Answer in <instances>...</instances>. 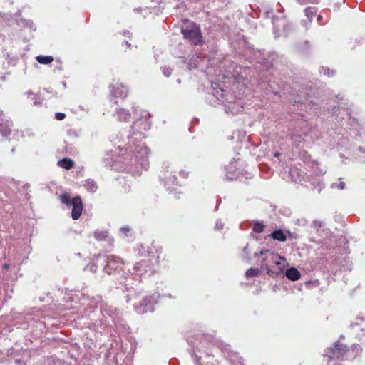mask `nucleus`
Wrapping results in <instances>:
<instances>
[{"instance_id": "41", "label": "nucleus", "mask_w": 365, "mask_h": 365, "mask_svg": "<svg viewBox=\"0 0 365 365\" xmlns=\"http://www.w3.org/2000/svg\"><path fill=\"white\" fill-rule=\"evenodd\" d=\"M319 72L320 73H323L324 75L327 76L329 77L333 76L336 73L334 70H331L329 68L325 67H321L319 68Z\"/></svg>"}, {"instance_id": "31", "label": "nucleus", "mask_w": 365, "mask_h": 365, "mask_svg": "<svg viewBox=\"0 0 365 365\" xmlns=\"http://www.w3.org/2000/svg\"><path fill=\"white\" fill-rule=\"evenodd\" d=\"M317 9L313 6H308L304 9L305 16L309 19V23L312 22L314 16L316 15Z\"/></svg>"}, {"instance_id": "54", "label": "nucleus", "mask_w": 365, "mask_h": 365, "mask_svg": "<svg viewBox=\"0 0 365 365\" xmlns=\"http://www.w3.org/2000/svg\"><path fill=\"white\" fill-rule=\"evenodd\" d=\"M297 1L300 4H305L309 3L308 0H297Z\"/></svg>"}, {"instance_id": "12", "label": "nucleus", "mask_w": 365, "mask_h": 365, "mask_svg": "<svg viewBox=\"0 0 365 365\" xmlns=\"http://www.w3.org/2000/svg\"><path fill=\"white\" fill-rule=\"evenodd\" d=\"M253 61L264 66L266 68H269L273 66V63L277 55L274 51L265 53L264 50H252Z\"/></svg>"}, {"instance_id": "48", "label": "nucleus", "mask_w": 365, "mask_h": 365, "mask_svg": "<svg viewBox=\"0 0 365 365\" xmlns=\"http://www.w3.org/2000/svg\"><path fill=\"white\" fill-rule=\"evenodd\" d=\"M321 225H322V222L318 221V220H314L312 222V227H313L314 229H318L319 227H321Z\"/></svg>"}, {"instance_id": "3", "label": "nucleus", "mask_w": 365, "mask_h": 365, "mask_svg": "<svg viewBox=\"0 0 365 365\" xmlns=\"http://www.w3.org/2000/svg\"><path fill=\"white\" fill-rule=\"evenodd\" d=\"M289 135L293 143L297 147L304 145L307 140H313L316 135V128L311 126L303 115L294 120L289 126Z\"/></svg>"}, {"instance_id": "34", "label": "nucleus", "mask_w": 365, "mask_h": 365, "mask_svg": "<svg viewBox=\"0 0 365 365\" xmlns=\"http://www.w3.org/2000/svg\"><path fill=\"white\" fill-rule=\"evenodd\" d=\"M297 48L299 51L307 54L310 51L311 49L310 42L309 41H304L302 43L298 44Z\"/></svg>"}, {"instance_id": "47", "label": "nucleus", "mask_w": 365, "mask_h": 365, "mask_svg": "<svg viewBox=\"0 0 365 365\" xmlns=\"http://www.w3.org/2000/svg\"><path fill=\"white\" fill-rule=\"evenodd\" d=\"M66 118V114L61 112H57L55 113V118L58 120H63Z\"/></svg>"}, {"instance_id": "33", "label": "nucleus", "mask_w": 365, "mask_h": 365, "mask_svg": "<svg viewBox=\"0 0 365 365\" xmlns=\"http://www.w3.org/2000/svg\"><path fill=\"white\" fill-rule=\"evenodd\" d=\"M36 61L43 65H47L53 61V57L52 56H43L39 55L36 58Z\"/></svg>"}, {"instance_id": "37", "label": "nucleus", "mask_w": 365, "mask_h": 365, "mask_svg": "<svg viewBox=\"0 0 365 365\" xmlns=\"http://www.w3.org/2000/svg\"><path fill=\"white\" fill-rule=\"evenodd\" d=\"M60 200L63 204H65L67 206H71V202H73V198H71L70 195L66 192H64L60 195Z\"/></svg>"}, {"instance_id": "6", "label": "nucleus", "mask_w": 365, "mask_h": 365, "mask_svg": "<svg viewBox=\"0 0 365 365\" xmlns=\"http://www.w3.org/2000/svg\"><path fill=\"white\" fill-rule=\"evenodd\" d=\"M118 280H119V285L117 286V288L128 292L125 296L127 302L137 299L141 294L143 289L139 286L140 281L134 272L126 275L125 272H123Z\"/></svg>"}, {"instance_id": "7", "label": "nucleus", "mask_w": 365, "mask_h": 365, "mask_svg": "<svg viewBox=\"0 0 365 365\" xmlns=\"http://www.w3.org/2000/svg\"><path fill=\"white\" fill-rule=\"evenodd\" d=\"M182 24L184 26L181 27L180 32L185 40L189 41L194 46H202L205 43L199 24L188 19H183Z\"/></svg>"}, {"instance_id": "8", "label": "nucleus", "mask_w": 365, "mask_h": 365, "mask_svg": "<svg viewBox=\"0 0 365 365\" xmlns=\"http://www.w3.org/2000/svg\"><path fill=\"white\" fill-rule=\"evenodd\" d=\"M259 256L263 257L261 262V269L266 270L269 277L277 278L282 275L283 273V267L277 268V269H272L270 267V265L274 264V262L277 258L283 259V256H281L268 249H263L259 252L254 253L255 257H258Z\"/></svg>"}, {"instance_id": "39", "label": "nucleus", "mask_w": 365, "mask_h": 365, "mask_svg": "<svg viewBox=\"0 0 365 365\" xmlns=\"http://www.w3.org/2000/svg\"><path fill=\"white\" fill-rule=\"evenodd\" d=\"M136 251H137L138 254L140 256L147 255L150 252V251L149 250V247H145L143 245H138L136 249Z\"/></svg>"}, {"instance_id": "1", "label": "nucleus", "mask_w": 365, "mask_h": 365, "mask_svg": "<svg viewBox=\"0 0 365 365\" xmlns=\"http://www.w3.org/2000/svg\"><path fill=\"white\" fill-rule=\"evenodd\" d=\"M133 118L135 120L130 134L126 139L122 140V143L118 145L117 148L120 151L125 150L126 156L123 158V163L128 168L147 170L149 168L148 148L139 140L145 138L144 131L150 129V121L145 110H140L139 117L134 114Z\"/></svg>"}, {"instance_id": "14", "label": "nucleus", "mask_w": 365, "mask_h": 365, "mask_svg": "<svg viewBox=\"0 0 365 365\" xmlns=\"http://www.w3.org/2000/svg\"><path fill=\"white\" fill-rule=\"evenodd\" d=\"M34 319V312L16 313L13 317V326L22 329H28L31 327V322Z\"/></svg>"}, {"instance_id": "63", "label": "nucleus", "mask_w": 365, "mask_h": 365, "mask_svg": "<svg viewBox=\"0 0 365 365\" xmlns=\"http://www.w3.org/2000/svg\"><path fill=\"white\" fill-rule=\"evenodd\" d=\"M273 93L276 96H278L279 95V91H273Z\"/></svg>"}, {"instance_id": "2", "label": "nucleus", "mask_w": 365, "mask_h": 365, "mask_svg": "<svg viewBox=\"0 0 365 365\" xmlns=\"http://www.w3.org/2000/svg\"><path fill=\"white\" fill-rule=\"evenodd\" d=\"M212 93L209 96L208 100L213 106L222 104L225 106V111L233 115L239 113L243 108V100L232 93L225 91L220 84L212 82Z\"/></svg>"}, {"instance_id": "43", "label": "nucleus", "mask_w": 365, "mask_h": 365, "mask_svg": "<svg viewBox=\"0 0 365 365\" xmlns=\"http://www.w3.org/2000/svg\"><path fill=\"white\" fill-rule=\"evenodd\" d=\"M101 267V264L96 263V258L94 259V262L88 266V268L91 272H96L98 267Z\"/></svg>"}, {"instance_id": "60", "label": "nucleus", "mask_w": 365, "mask_h": 365, "mask_svg": "<svg viewBox=\"0 0 365 365\" xmlns=\"http://www.w3.org/2000/svg\"><path fill=\"white\" fill-rule=\"evenodd\" d=\"M127 34L130 35L131 34L128 31H125L123 32V35H127Z\"/></svg>"}, {"instance_id": "13", "label": "nucleus", "mask_w": 365, "mask_h": 365, "mask_svg": "<svg viewBox=\"0 0 365 365\" xmlns=\"http://www.w3.org/2000/svg\"><path fill=\"white\" fill-rule=\"evenodd\" d=\"M155 272V265L150 259L141 260L133 267L134 274L139 278L151 276Z\"/></svg>"}, {"instance_id": "18", "label": "nucleus", "mask_w": 365, "mask_h": 365, "mask_svg": "<svg viewBox=\"0 0 365 365\" xmlns=\"http://www.w3.org/2000/svg\"><path fill=\"white\" fill-rule=\"evenodd\" d=\"M111 96L115 98H125L128 93V88L122 83H116L115 85H110Z\"/></svg>"}, {"instance_id": "9", "label": "nucleus", "mask_w": 365, "mask_h": 365, "mask_svg": "<svg viewBox=\"0 0 365 365\" xmlns=\"http://www.w3.org/2000/svg\"><path fill=\"white\" fill-rule=\"evenodd\" d=\"M96 263L101 264L105 273L119 274L123 271V260L114 255L99 254L96 256Z\"/></svg>"}, {"instance_id": "11", "label": "nucleus", "mask_w": 365, "mask_h": 365, "mask_svg": "<svg viewBox=\"0 0 365 365\" xmlns=\"http://www.w3.org/2000/svg\"><path fill=\"white\" fill-rule=\"evenodd\" d=\"M158 298V296H155V294L143 297L140 301L134 303L133 306L135 311L140 314H143L148 312H153L154 306L157 303Z\"/></svg>"}, {"instance_id": "22", "label": "nucleus", "mask_w": 365, "mask_h": 365, "mask_svg": "<svg viewBox=\"0 0 365 365\" xmlns=\"http://www.w3.org/2000/svg\"><path fill=\"white\" fill-rule=\"evenodd\" d=\"M222 352L224 354L225 356L230 360L232 362L237 360L240 364H242V358L238 357L236 352H233L231 350L230 346L229 344H221L220 346Z\"/></svg>"}, {"instance_id": "27", "label": "nucleus", "mask_w": 365, "mask_h": 365, "mask_svg": "<svg viewBox=\"0 0 365 365\" xmlns=\"http://www.w3.org/2000/svg\"><path fill=\"white\" fill-rule=\"evenodd\" d=\"M16 23L19 26L29 29L31 31H35L36 29V25L31 19L21 18L17 19Z\"/></svg>"}, {"instance_id": "52", "label": "nucleus", "mask_w": 365, "mask_h": 365, "mask_svg": "<svg viewBox=\"0 0 365 365\" xmlns=\"http://www.w3.org/2000/svg\"><path fill=\"white\" fill-rule=\"evenodd\" d=\"M309 102V106H313L314 109V110H317V107L315 108V106H317V104L313 103L312 101H307V103Z\"/></svg>"}, {"instance_id": "42", "label": "nucleus", "mask_w": 365, "mask_h": 365, "mask_svg": "<svg viewBox=\"0 0 365 365\" xmlns=\"http://www.w3.org/2000/svg\"><path fill=\"white\" fill-rule=\"evenodd\" d=\"M282 261L286 262V258L283 257V259H278L274 260V264L277 267V268H280L281 267H283V271L284 270L285 264H282Z\"/></svg>"}, {"instance_id": "49", "label": "nucleus", "mask_w": 365, "mask_h": 365, "mask_svg": "<svg viewBox=\"0 0 365 365\" xmlns=\"http://www.w3.org/2000/svg\"><path fill=\"white\" fill-rule=\"evenodd\" d=\"M311 24V23H309V19H307V20H302L301 21V25L305 28L306 30H307L309 29V25Z\"/></svg>"}, {"instance_id": "62", "label": "nucleus", "mask_w": 365, "mask_h": 365, "mask_svg": "<svg viewBox=\"0 0 365 365\" xmlns=\"http://www.w3.org/2000/svg\"><path fill=\"white\" fill-rule=\"evenodd\" d=\"M125 45H127L128 47H130V46H131V44H130L129 42H128V41H125Z\"/></svg>"}, {"instance_id": "23", "label": "nucleus", "mask_w": 365, "mask_h": 365, "mask_svg": "<svg viewBox=\"0 0 365 365\" xmlns=\"http://www.w3.org/2000/svg\"><path fill=\"white\" fill-rule=\"evenodd\" d=\"M288 235H292V232L279 228L272 231L269 236L274 240L284 242L287 241Z\"/></svg>"}, {"instance_id": "30", "label": "nucleus", "mask_w": 365, "mask_h": 365, "mask_svg": "<svg viewBox=\"0 0 365 365\" xmlns=\"http://www.w3.org/2000/svg\"><path fill=\"white\" fill-rule=\"evenodd\" d=\"M264 270V269H261V266L259 268H250L245 272V277L247 278L258 277L260 273Z\"/></svg>"}, {"instance_id": "32", "label": "nucleus", "mask_w": 365, "mask_h": 365, "mask_svg": "<svg viewBox=\"0 0 365 365\" xmlns=\"http://www.w3.org/2000/svg\"><path fill=\"white\" fill-rule=\"evenodd\" d=\"M84 186H85L86 189L91 192H96L98 188L96 182L92 179H87L86 180Z\"/></svg>"}, {"instance_id": "15", "label": "nucleus", "mask_w": 365, "mask_h": 365, "mask_svg": "<svg viewBox=\"0 0 365 365\" xmlns=\"http://www.w3.org/2000/svg\"><path fill=\"white\" fill-rule=\"evenodd\" d=\"M31 248L30 246L26 244H23L18 247L12 250L14 255V259L16 260V262L18 264H21L24 261L28 258V255L31 252Z\"/></svg>"}, {"instance_id": "4", "label": "nucleus", "mask_w": 365, "mask_h": 365, "mask_svg": "<svg viewBox=\"0 0 365 365\" xmlns=\"http://www.w3.org/2000/svg\"><path fill=\"white\" fill-rule=\"evenodd\" d=\"M98 303H100V311L103 317L99 319L101 326L110 325V323L120 314H123V310L117 309L108 302L103 301L101 296L93 297L90 302L86 304L88 307L86 314L89 316L91 313L93 312L96 309Z\"/></svg>"}, {"instance_id": "24", "label": "nucleus", "mask_w": 365, "mask_h": 365, "mask_svg": "<svg viewBox=\"0 0 365 365\" xmlns=\"http://www.w3.org/2000/svg\"><path fill=\"white\" fill-rule=\"evenodd\" d=\"M31 328L36 335L41 334L46 330V324L39 319V317L34 312V319L31 322Z\"/></svg>"}, {"instance_id": "59", "label": "nucleus", "mask_w": 365, "mask_h": 365, "mask_svg": "<svg viewBox=\"0 0 365 365\" xmlns=\"http://www.w3.org/2000/svg\"><path fill=\"white\" fill-rule=\"evenodd\" d=\"M297 173V170L292 169L290 172V175L292 176L294 173Z\"/></svg>"}, {"instance_id": "5", "label": "nucleus", "mask_w": 365, "mask_h": 365, "mask_svg": "<svg viewBox=\"0 0 365 365\" xmlns=\"http://www.w3.org/2000/svg\"><path fill=\"white\" fill-rule=\"evenodd\" d=\"M361 350L362 349L359 344H353L349 349L346 344L337 341L332 346L324 351V356L328 358L329 361L334 359L347 360L349 357H355L359 353H361Z\"/></svg>"}, {"instance_id": "56", "label": "nucleus", "mask_w": 365, "mask_h": 365, "mask_svg": "<svg viewBox=\"0 0 365 365\" xmlns=\"http://www.w3.org/2000/svg\"><path fill=\"white\" fill-rule=\"evenodd\" d=\"M309 3L311 4H319L320 2V0H308Z\"/></svg>"}, {"instance_id": "10", "label": "nucleus", "mask_w": 365, "mask_h": 365, "mask_svg": "<svg viewBox=\"0 0 365 365\" xmlns=\"http://www.w3.org/2000/svg\"><path fill=\"white\" fill-rule=\"evenodd\" d=\"M236 164L237 160L234 158L229 165L225 166V178L226 180L243 181V179L247 180L252 178V174L250 172L240 170L237 168Z\"/></svg>"}, {"instance_id": "55", "label": "nucleus", "mask_w": 365, "mask_h": 365, "mask_svg": "<svg viewBox=\"0 0 365 365\" xmlns=\"http://www.w3.org/2000/svg\"><path fill=\"white\" fill-rule=\"evenodd\" d=\"M10 267V264L8 263H5L2 265V268L4 269H8Z\"/></svg>"}, {"instance_id": "21", "label": "nucleus", "mask_w": 365, "mask_h": 365, "mask_svg": "<svg viewBox=\"0 0 365 365\" xmlns=\"http://www.w3.org/2000/svg\"><path fill=\"white\" fill-rule=\"evenodd\" d=\"M333 115L336 116V119L344 120L348 118L350 120L351 110L348 108H344L341 106H334L331 110Z\"/></svg>"}, {"instance_id": "50", "label": "nucleus", "mask_w": 365, "mask_h": 365, "mask_svg": "<svg viewBox=\"0 0 365 365\" xmlns=\"http://www.w3.org/2000/svg\"><path fill=\"white\" fill-rule=\"evenodd\" d=\"M120 230L124 233L125 235H128V233L130 232V228L128 226L122 227Z\"/></svg>"}, {"instance_id": "29", "label": "nucleus", "mask_w": 365, "mask_h": 365, "mask_svg": "<svg viewBox=\"0 0 365 365\" xmlns=\"http://www.w3.org/2000/svg\"><path fill=\"white\" fill-rule=\"evenodd\" d=\"M58 165L66 170H70L74 166V162L71 158H63L58 160Z\"/></svg>"}, {"instance_id": "35", "label": "nucleus", "mask_w": 365, "mask_h": 365, "mask_svg": "<svg viewBox=\"0 0 365 365\" xmlns=\"http://www.w3.org/2000/svg\"><path fill=\"white\" fill-rule=\"evenodd\" d=\"M264 229V225L259 220L253 221L252 231L256 233H261Z\"/></svg>"}, {"instance_id": "25", "label": "nucleus", "mask_w": 365, "mask_h": 365, "mask_svg": "<svg viewBox=\"0 0 365 365\" xmlns=\"http://www.w3.org/2000/svg\"><path fill=\"white\" fill-rule=\"evenodd\" d=\"M284 277H286L291 281H297L301 278L300 272L294 267L287 268L284 273L282 274Z\"/></svg>"}, {"instance_id": "57", "label": "nucleus", "mask_w": 365, "mask_h": 365, "mask_svg": "<svg viewBox=\"0 0 365 365\" xmlns=\"http://www.w3.org/2000/svg\"><path fill=\"white\" fill-rule=\"evenodd\" d=\"M358 150L361 152H365V147H361V146H359L358 148Z\"/></svg>"}, {"instance_id": "53", "label": "nucleus", "mask_w": 365, "mask_h": 365, "mask_svg": "<svg viewBox=\"0 0 365 365\" xmlns=\"http://www.w3.org/2000/svg\"><path fill=\"white\" fill-rule=\"evenodd\" d=\"M180 175L181 176H182L183 178H187V175H188V173L187 172H185V171H180Z\"/></svg>"}, {"instance_id": "44", "label": "nucleus", "mask_w": 365, "mask_h": 365, "mask_svg": "<svg viewBox=\"0 0 365 365\" xmlns=\"http://www.w3.org/2000/svg\"><path fill=\"white\" fill-rule=\"evenodd\" d=\"M331 188H338L339 190H344L345 188V182H334L331 185Z\"/></svg>"}, {"instance_id": "64", "label": "nucleus", "mask_w": 365, "mask_h": 365, "mask_svg": "<svg viewBox=\"0 0 365 365\" xmlns=\"http://www.w3.org/2000/svg\"><path fill=\"white\" fill-rule=\"evenodd\" d=\"M15 362H16V364H20V363H21V360H20V359H16V360H15Z\"/></svg>"}, {"instance_id": "46", "label": "nucleus", "mask_w": 365, "mask_h": 365, "mask_svg": "<svg viewBox=\"0 0 365 365\" xmlns=\"http://www.w3.org/2000/svg\"><path fill=\"white\" fill-rule=\"evenodd\" d=\"M224 227V224L221 220H217L215 223V230H221Z\"/></svg>"}, {"instance_id": "26", "label": "nucleus", "mask_w": 365, "mask_h": 365, "mask_svg": "<svg viewBox=\"0 0 365 365\" xmlns=\"http://www.w3.org/2000/svg\"><path fill=\"white\" fill-rule=\"evenodd\" d=\"M266 18H271L272 21V24L274 26V29H279L280 25L278 24V21L283 20L284 21L285 16L282 15V16H278L277 15L273 14V11L272 9H267L265 11Z\"/></svg>"}, {"instance_id": "16", "label": "nucleus", "mask_w": 365, "mask_h": 365, "mask_svg": "<svg viewBox=\"0 0 365 365\" xmlns=\"http://www.w3.org/2000/svg\"><path fill=\"white\" fill-rule=\"evenodd\" d=\"M12 125L11 121L0 111V134L2 137L7 138L10 135Z\"/></svg>"}, {"instance_id": "40", "label": "nucleus", "mask_w": 365, "mask_h": 365, "mask_svg": "<svg viewBox=\"0 0 365 365\" xmlns=\"http://www.w3.org/2000/svg\"><path fill=\"white\" fill-rule=\"evenodd\" d=\"M307 101H308V99H305L304 101H302V100H294V103H293V106H297V107H299L300 108V110H303V108H307Z\"/></svg>"}, {"instance_id": "51", "label": "nucleus", "mask_w": 365, "mask_h": 365, "mask_svg": "<svg viewBox=\"0 0 365 365\" xmlns=\"http://www.w3.org/2000/svg\"><path fill=\"white\" fill-rule=\"evenodd\" d=\"M200 356H197V355L195 356L194 362L196 365H200Z\"/></svg>"}, {"instance_id": "45", "label": "nucleus", "mask_w": 365, "mask_h": 365, "mask_svg": "<svg viewBox=\"0 0 365 365\" xmlns=\"http://www.w3.org/2000/svg\"><path fill=\"white\" fill-rule=\"evenodd\" d=\"M162 71L165 77H169L172 73V69L170 67L167 66L163 67Z\"/></svg>"}, {"instance_id": "36", "label": "nucleus", "mask_w": 365, "mask_h": 365, "mask_svg": "<svg viewBox=\"0 0 365 365\" xmlns=\"http://www.w3.org/2000/svg\"><path fill=\"white\" fill-rule=\"evenodd\" d=\"M108 231L106 230H96L94 232V237L98 241L106 240L108 237Z\"/></svg>"}, {"instance_id": "17", "label": "nucleus", "mask_w": 365, "mask_h": 365, "mask_svg": "<svg viewBox=\"0 0 365 365\" xmlns=\"http://www.w3.org/2000/svg\"><path fill=\"white\" fill-rule=\"evenodd\" d=\"M176 177L175 175L170 177H164L163 182L166 189L169 191L170 193H173L175 195L176 197H179L178 194H180V185L176 182Z\"/></svg>"}, {"instance_id": "28", "label": "nucleus", "mask_w": 365, "mask_h": 365, "mask_svg": "<svg viewBox=\"0 0 365 365\" xmlns=\"http://www.w3.org/2000/svg\"><path fill=\"white\" fill-rule=\"evenodd\" d=\"M115 115L117 116V119L119 121H127L131 115L128 110L124 108H118L116 109Z\"/></svg>"}, {"instance_id": "61", "label": "nucleus", "mask_w": 365, "mask_h": 365, "mask_svg": "<svg viewBox=\"0 0 365 365\" xmlns=\"http://www.w3.org/2000/svg\"><path fill=\"white\" fill-rule=\"evenodd\" d=\"M325 173V171L322 172V171H320L319 173H317V175H322Z\"/></svg>"}, {"instance_id": "38", "label": "nucleus", "mask_w": 365, "mask_h": 365, "mask_svg": "<svg viewBox=\"0 0 365 365\" xmlns=\"http://www.w3.org/2000/svg\"><path fill=\"white\" fill-rule=\"evenodd\" d=\"M28 98L33 101L34 105H39L41 103V96L36 95L31 91L26 92Z\"/></svg>"}, {"instance_id": "19", "label": "nucleus", "mask_w": 365, "mask_h": 365, "mask_svg": "<svg viewBox=\"0 0 365 365\" xmlns=\"http://www.w3.org/2000/svg\"><path fill=\"white\" fill-rule=\"evenodd\" d=\"M71 206H72L71 217L73 220L79 219L83 211V202L79 195L73 197V202H71Z\"/></svg>"}, {"instance_id": "20", "label": "nucleus", "mask_w": 365, "mask_h": 365, "mask_svg": "<svg viewBox=\"0 0 365 365\" xmlns=\"http://www.w3.org/2000/svg\"><path fill=\"white\" fill-rule=\"evenodd\" d=\"M112 327L115 330L120 334H128L129 332V327L123 317V314H120L116 319L112 322Z\"/></svg>"}, {"instance_id": "58", "label": "nucleus", "mask_w": 365, "mask_h": 365, "mask_svg": "<svg viewBox=\"0 0 365 365\" xmlns=\"http://www.w3.org/2000/svg\"><path fill=\"white\" fill-rule=\"evenodd\" d=\"M317 21H318V22H320V21L322 19V15H320V14H319V15L317 16Z\"/></svg>"}]
</instances>
